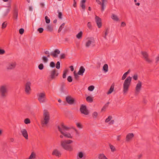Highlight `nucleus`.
I'll use <instances>...</instances> for the list:
<instances>
[{
  "mask_svg": "<svg viewBox=\"0 0 159 159\" xmlns=\"http://www.w3.org/2000/svg\"><path fill=\"white\" fill-rule=\"evenodd\" d=\"M94 40L93 38H90L88 39L85 43V47L86 48H89L94 43Z\"/></svg>",
  "mask_w": 159,
  "mask_h": 159,
  "instance_id": "2eb2a0df",
  "label": "nucleus"
},
{
  "mask_svg": "<svg viewBox=\"0 0 159 159\" xmlns=\"http://www.w3.org/2000/svg\"><path fill=\"white\" fill-rule=\"evenodd\" d=\"M94 89V87L93 85H91L89 86L88 88V90L90 91H93Z\"/></svg>",
  "mask_w": 159,
  "mask_h": 159,
  "instance_id": "a19ab883",
  "label": "nucleus"
},
{
  "mask_svg": "<svg viewBox=\"0 0 159 159\" xmlns=\"http://www.w3.org/2000/svg\"><path fill=\"white\" fill-rule=\"evenodd\" d=\"M57 12L58 13V18L60 19H62V13L61 12H59L58 10Z\"/></svg>",
  "mask_w": 159,
  "mask_h": 159,
  "instance_id": "09e8293b",
  "label": "nucleus"
},
{
  "mask_svg": "<svg viewBox=\"0 0 159 159\" xmlns=\"http://www.w3.org/2000/svg\"><path fill=\"white\" fill-rule=\"evenodd\" d=\"M57 128L61 134L60 135V138L63 139V137L68 139H72L73 136L68 131L71 129V127L65 126L63 123H61L60 125L58 126Z\"/></svg>",
  "mask_w": 159,
  "mask_h": 159,
  "instance_id": "f257e3e1",
  "label": "nucleus"
},
{
  "mask_svg": "<svg viewBox=\"0 0 159 159\" xmlns=\"http://www.w3.org/2000/svg\"><path fill=\"white\" fill-rule=\"evenodd\" d=\"M58 75V71L56 69H54L50 71L49 77L51 80H52L55 79Z\"/></svg>",
  "mask_w": 159,
  "mask_h": 159,
  "instance_id": "1a4fd4ad",
  "label": "nucleus"
},
{
  "mask_svg": "<svg viewBox=\"0 0 159 159\" xmlns=\"http://www.w3.org/2000/svg\"><path fill=\"white\" fill-rule=\"evenodd\" d=\"M36 158V153L34 152H32L29 158H26L25 159H35Z\"/></svg>",
  "mask_w": 159,
  "mask_h": 159,
  "instance_id": "a878e982",
  "label": "nucleus"
},
{
  "mask_svg": "<svg viewBox=\"0 0 159 159\" xmlns=\"http://www.w3.org/2000/svg\"><path fill=\"white\" fill-rule=\"evenodd\" d=\"M16 65L15 62H11L8 63L6 66V69L7 70H11L14 69Z\"/></svg>",
  "mask_w": 159,
  "mask_h": 159,
  "instance_id": "9b49d317",
  "label": "nucleus"
},
{
  "mask_svg": "<svg viewBox=\"0 0 159 159\" xmlns=\"http://www.w3.org/2000/svg\"><path fill=\"white\" fill-rule=\"evenodd\" d=\"M130 70H128L127 71L125 72L122 76V78H121V80H124L127 77V75L130 73Z\"/></svg>",
  "mask_w": 159,
  "mask_h": 159,
  "instance_id": "c756f323",
  "label": "nucleus"
},
{
  "mask_svg": "<svg viewBox=\"0 0 159 159\" xmlns=\"http://www.w3.org/2000/svg\"><path fill=\"white\" fill-rule=\"evenodd\" d=\"M68 72V70H64L63 72V74L62 75V77L64 79L66 78V74Z\"/></svg>",
  "mask_w": 159,
  "mask_h": 159,
  "instance_id": "79ce46f5",
  "label": "nucleus"
},
{
  "mask_svg": "<svg viewBox=\"0 0 159 159\" xmlns=\"http://www.w3.org/2000/svg\"><path fill=\"white\" fill-rule=\"evenodd\" d=\"M20 133L21 135H22L26 140L28 139V134L27 130L26 129H21L20 130Z\"/></svg>",
  "mask_w": 159,
  "mask_h": 159,
  "instance_id": "f8f14e48",
  "label": "nucleus"
},
{
  "mask_svg": "<svg viewBox=\"0 0 159 159\" xmlns=\"http://www.w3.org/2000/svg\"><path fill=\"white\" fill-rule=\"evenodd\" d=\"M8 7H9V8L6 9L5 11L3 13L2 16L3 17H4L5 16H6L7 15V14L11 10V7L10 3L8 4Z\"/></svg>",
  "mask_w": 159,
  "mask_h": 159,
  "instance_id": "412c9836",
  "label": "nucleus"
},
{
  "mask_svg": "<svg viewBox=\"0 0 159 159\" xmlns=\"http://www.w3.org/2000/svg\"><path fill=\"white\" fill-rule=\"evenodd\" d=\"M131 80L132 77L130 76H128L125 80L123 84V91L124 94L127 93Z\"/></svg>",
  "mask_w": 159,
  "mask_h": 159,
  "instance_id": "39448f33",
  "label": "nucleus"
},
{
  "mask_svg": "<svg viewBox=\"0 0 159 159\" xmlns=\"http://www.w3.org/2000/svg\"><path fill=\"white\" fill-rule=\"evenodd\" d=\"M85 71V69L83 66H81L80 68L79 71L78 72V75H83V73Z\"/></svg>",
  "mask_w": 159,
  "mask_h": 159,
  "instance_id": "4be33fe9",
  "label": "nucleus"
},
{
  "mask_svg": "<svg viewBox=\"0 0 159 159\" xmlns=\"http://www.w3.org/2000/svg\"><path fill=\"white\" fill-rule=\"evenodd\" d=\"M65 86V84L64 83H62L61 85V88H60V91L61 93H63L64 92V87Z\"/></svg>",
  "mask_w": 159,
  "mask_h": 159,
  "instance_id": "e433bc0d",
  "label": "nucleus"
},
{
  "mask_svg": "<svg viewBox=\"0 0 159 159\" xmlns=\"http://www.w3.org/2000/svg\"><path fill=\"white\" fill-rule=\"evenodd\" d=\"M60 53V51L58 49H56L54 51L52 52L50 55L54 57H57L58 54Z\"/></svg>",
  "mask_w": 159,
  "mask_h": 159,
  "instance_id": "f3484780",
  "label": "nucleus"
},
{
  "mask_svg": "<svg viewBox=\"0 0 159 159\" xmlns=\"http://www.w3.org/2000/svg\"><path fill=\"white\" fill-rule=\"evenodd\" d=\"M77 159H85L86 156L84 152L82 151H79L77 153Z\"/></svg>",
  "mask_w": 159,
  "mask_h": 159,
  "instance_id": "ddd939ff",
  "label": "nucleus"
},
{
  "mask_svg": "<svg viewBox=\"0 0 159 159\" xmlns=\"http://www.w3.org/2000/svg\"><path fill=\"white\" fill-rule=\"evenodd\" d=\"M80 111L81 113L85 115H88L89 113L88 110H80Z\"/></svg>",
  "mask_w": 159,
  "mask_h": 159,
  "instance_id": "2f4dec72",
  "label": "nucleus"
},
{
  "mask_svg": "<svg viewBox=\"0 0 159 159\" xmlns=\"http://www.w3.org/2000/svg\"><path fill=\"white\" fill-rule=\"evenodd\" d=\"M120 138H121V136L120 135H118L117 137V141H120Z\"/></svg>",
  "mask_w": 159,
  "mask_h": 159,
  "instance_id": "774afa93",
  "label": "nucleus"
},
{
  "mask_svg": "<svg viewBox=\"0 0 159 159\" xmlns=\"http://www.w3.org/2000/svg\"><path fill=\"white\" fill-rule=\"evenodd\" d=\"M46 22L47 24H49L50 23V19L47 16H46L45 17Z\"/></svg>",
  "mask_w": 159,
  "mask_h": 159,
  "instance_id": "37998d69",
  "label": "nucleus"
},
{
  "mask_svg": "<svg viewBox=\"0 0 159 159\" xmlns=\"http://www.w3.org/2000/svg\"><path fill=\"white\" fill-rule=\"evenodd\" d=\"M40 70H42L43 69L44 66L43 64H40L38 66Z\"/></svg>",
  "mask_w": 159,
  "mask_h": 159,
  "instance_id": "de8ad7c7",
  "label": "nucleus"
},
{
  "mask_svg": "<svg viewBox=\"0 0 159 159\" xmlns=\"http://www.w3.org/2000/svg\"><path fill=\"white\" fill-rule=\"evenodd\" d=\"M125 25H126V24L124 22H121V26L124 27V26H125Z\"/></svg>",
  "mask_w": 159,
  "mask_h": 159,
  "instance_id": "69168bd1",
  "label": "nucleus"
},
{
  "mask_svg": "<svg viewBox=\"0 0 159 159\" xmlns=\"http://www.w3.org/2000/svg\"><path fill=\"white\" fill-rule=\"evenodd\" d=\"M108 66L107 64L104 65L103 67V70L105 72H106L108 71Z\"/></svg>",
  "mask_w": 159,
  "mask_h": 159,
  "instance_id": "473e14b6",
  "label": "nucleus"
},
{
  "mask_svg": "<svg viewBox=\"0 0 159 159\" xmlns=\"http://www.w3.org/2000/svg\"><path fill=\"white\" fill-rule=\"evenodd\" d=\"M40 5L41 8H43L44 7L45 5L44 2H41L40 3Z\"/></svg>",
  "mask_w": 159,
  "mask_h": 159,
  "instance_id": "e2e57ef3",
  "label": "nucleus"
},
{
  "mask_svg": "<svg viewBox=\"0 0 159 159\" xmlns=\"http://www.w3.org/2000/svg\"><path fill=\"white\" fill-rule=\"evenodd\" d=\"M67 80L68 82H70L72 81V78L71 76H69L67 78Z\"/></svg>",
  "mask_w": 159,
  "mask_h": 159,
  "instance_id": "5fc2aeb1",
  "label": "nucleus"
},
{
  "mask_svg": "<svg viewBox=\"0 0 159 159\" xmlns=\"http://www.w3.org/2000/svg\"><path fill=\"white\" fill-rule=\"evenodd\" d=\"M13 16L14 18L17 20L18 16V10L16 8H15L14 10Z\"/></svg>",
  "mask_w": 159,
  "mask_h": 159,
  "instance_id": "5701e85b",
  "label": "nucleus"
},
{
  "mask_svg": "<svg viewBox=\"0 0 159 159\" xmlns=\"http://www.w3.org/2000/svg\"><path fill=\"white\" fill-rule=\"evenodd\" d=\"M98 159H108L103 153H100L98 155Z\"/></svg>",
  "mask_w": 159,
  "mask_h": 159,
  "instance_id": "393cba45",
  "label": "nucleus"
},
{
  "mask_svg": "<svg viewBox=\"0 0 159 159\" xmlns=\"http://www.w3.org/2000/svg\"><path fill=\"white\" fill-rule=\"evenodd\" d=\"M87 27L90 29H92V26L90 22H88L87 24Z\"/></svg>",
  "mask_w": 159,
  "mask_h": 159,
  "instance_id": "8fccbe9b",
  "label": "nucleus"
},
{
  "mask_svg": "<svg viewBox=\"0 0 159 159\" xmlns=\"http://www.w3.org/2000/svg\"><path fill=\"white\" fill-rule=\"evenodd\" d=\"M109 146L112 152H114L116 150L115 148L113 145L110 144Z\"/></svg>",
  "mask_w": 159,
  "mask_h": 159,
  "instance_id": "58836bf2",
  "label": "nucleus"
},
{
  "mask_svg": "<svg viewBox=\"0 0 159 159\" xmlns=\"http://www.w3.org/2000/svg\"><path fill=\"white\" fill-rule=\"evenodd\" d=\"M95 21L98 28L102 26L101 19L98 16H96L95 17Z\"/></svg>",
  "mask_w": 159,
  "mask_h": 159,
  "instance_id": "dca6fc26",
  "label": "nucleus"
},
{
  "mask_svg": "<svg viewBox=\"0 0 159 159\" xmlns=\"http://www.w3.org/2000/svg\"><path fill=\"white\" fill-rule=\"evenodd\" d=\"M101 5V6H102V8H101L102 11H104V9H105L104 3H102Z\"/></svg>",
  "mask_w": 159,
  "mask_h": 159,
  "instance_id": "bf43d9fd",
  "label": "nucleus"
},
{
  "mask_svg": "<svg viewBox=\"0 0 159 159\" xmlns=\"http://www.w3.org/2000/svg\"><path fill=\"white\" fill-rule=\"evenodd\" d=\"M86 106L85 105H82L80 109H86Z\"/></svg>",
  "mask_w": 159,
  "mask_h": 159,
  "instance_id": "6e6d98bb",
  "label": "nucleus"
},
{
  "mask_svg": "<svg viewBox=\"0 0 159 159\" xmlns=\"http://www.w3.org/2000/svg\"><path fill=\"white\" fill-rule=\"evenodd\" d=\"M38 99L40 103H45L47 102L46 94L44 92L38 93L37 94Z\"/></svg>",
  "mask_w": 159,
  "mask_h": 159,
  "instance_id": "423d86ee",
  "label": "nucleus"
},
{
  "mask_svg": "<svg viewBox=\"0 0 159 159\" xmlns=\"http://www.w3.org/2000/svg\"><path fill=\"white\" fill-rule=\"evenodd\" d=\"M142 82L140 81L139 80L135 88V94L136 95L138 94L140 92L142 88Z\"/></svg>",
  "mask_w": 159,
  "mask_h": 159,
  "instance_id": "9d476101",
  "label": "nucleus"
},
{
  "mask_svg": "<svg viewBox=\"0 0 159 159\" xmlns=\"http://www.w3.org/2000/svg\"><path fill=\"white\" fill-rule=\"evenodd\" d=\"M159 61V54L158 55L156 59V63L158 62V61Z\"/></svg>",
  "mask_w": 159,
  "mask_h": 159,
  "instance_id": "0e129e2a",
  "label": "nucleus"
},
{
  "mask_svg": "<svg viewBox=\"0 0 159 159\" xmlns=\"http://www.w3.org/2000/svg\"><path fill=\"white\" fill-rule=\"evenodd\" d=\"M73 141L70 139L62 140L61 142V145L62 148L66 151L71 152L73 150V147L70 145Z\"/></svg>",
  "mask_w": 159,
  "mask_h": 159,
  "instance_id": "f03ea898",
  "label": "nucleus"
},
{
  "mask_svg": "<svg viewBox=\"0 0 159 159\" xmlns=\"http://www.w3.org/2000/svg\"><path fill=\"white\" fill-rule=\"evenodd\" d=\"M112 117L111 116H109L105 120L106 123H108L109 122V125H113L114 123V120H111Z\"/></svg>",
  "mask_w": 159,
  "mask_h": 159,
  "instance_id": "aec40b11",
  "label": "nucleus"
},
{
  "mask_svg": "<svg viewBox=\"0 0 159 159\" xmlns=\"http://www.w3.org/2000/svg\"><path fill=\"white\" fill-rule=\"evenodd\" d=\"M30 120L29 119H26L24 120V122L25 124H28L30 123Z\"/></svg>",
  "mask_w": 159,
  "mask_h": 159,
  "instance_id": "3c124183",
  "label": "nucleus"
},
{
  "mask_svg": "<svg viewBox=\"0 0 159 159\" xmlns=\"http://www.w3.org/2000/svg\"><path fill=\"white\" fill-rule=\"evenodd\" d=\"M86 99L87 101L90 102H92L93 101L92 98L90 96L87 97L86 98Z\"/></svg>",
  "mask_w": 159,
  "mask_h": 159,
  "instance_id": "72a5a7b5",
  "label": "nucleus"
},
{
  "mask_svg": "<svg viewBox=\"0 0 159 159\" xmlns=\"http://www.w3.org/2000/svg\"><path fill=\"white\" fill-rule=\"evenodd\" d=\"M142 157V154H139L138 155L137 157L138 159L141 158Z\"/></svg>",
  "mask_w": 159,
  "mask_h": 159,
  "instance_id": "338daca9",
  "label": "nucleus"
},
{
  "mask_svg": "<svg viewBox=\"0 0 159 159\" xmlns=\"http://www.w3.org/2000/svg\"><path fill=\"white\" fill-rule=\"evenodd\" d=\"M133 79L135 80H136L138 79V76L137 74H135L133 76Z\"/></svg>",
  "mask_w": 159,
  "mask_h": 159,
  "instance_id": "603ef678",
  "label": "nucleus"
},
{
  "mask_svg": "<svg viewBox=\"0 0 159 159\" xmlns=\"http://www.w3.org/2000/svg\"><path fill=\"white\" fill-rule=\"evenodd\" d=\"M86 2V0H82L80 3V6L84 10L85 9V3Z\"/></svg>",
  "mask_w": 159,
  "mask_h": 159,
  "instance_id": "cd10ccee",
  "label": "nucleus"
},
{
  "mask_svg": "<svg viewBox=\"0 0 159 159\" xmlns=\"http://www.w3.org/2000/svg\"><path fill=\"white\" fill-rule=\"evenodd\" d=\"M50 66L52 68H54L55 66V63L53 61H51L50 63Z\"/></svg>",
  "mask_w": 159,
  "mask_h": 159,
  "instance_id": "49530a36",
  "label": "nucleus"
},
{
  "mask_svg": "<svg viewBox=\"0 0 159 159\" xmlns=\"http://www.w3.org/2000/svg\"><path fill=\"white\" fill-rule=\"evenodd\" d=\"M24 32V30L23 28H21L19 30V33L21 34H23Z\"/></svg>",
  "mask_w": 159,
  "mask_h": 159,
  "instance_id": "4d7b16f0",
  "label": "nucleus"
},
{
  "mask_svg": "<svg viewBox=\"0 0 159 159\" xmlns=\"http://www.w3.org/2000/svg\"><path fill=\"white\" fill-rule=\"evenodd\" d=\"M42 60L44 63H46L48 61L47 57L46 56H43L42 58Z\"/></svg>",
  "mask_w": 159,
  "mask_h": 159,
  "instance_id": "f704fd0d",
  "label": "nucleus"
},
{
  "mask_svg": "<svg viewBox=\"0 0 159 159\" xmlns=\"http://www.w3.org/2000/svg\"><path fill=\"white\" fill-rule=\"evenodd\" d=\"M8 86L7 84L0 85V97L2 99L5 98L8 96Z\"/></svg>",
  "mask_w": 159,
  "mask_h": 159,
  "instance_id": "7ed1b4c3",
  "label": "nucleus"
},
{
  "mask_svg": "<svg viewBox=\"0 0 159 159\" xmlns=\"http://www.w3.org/2000/svg\"><path fill=\"white\" fill-rule=\"evenodd\" d=\"M76 125L77 127L79 128L82 129L83 128L82 125H81V124L80 123H76Z\"/></svg>",
  "mask_w": 159,
  "mask_h": 159,
  "instance_id": "c03bdc74",
  "label": "nucleus"
},
{
  "mask_svg": "<svg viewBox=\"0 0 159 159\" xmlns=\"http://www.w3.org/2000/svg\"><path fill=\"white\" fill-rule=\"evenodd\" d=\"M60 67V63L59 61H57L56 65V68L57 69H59Z\"/></svg>",
  "mask_w": 159,
  "mask_h": 159,
  "instance_id": "a18cd8bd",
  "label": "nucleus"
},
{
  "mask_svg": "<svg viewBox=\"0 0 159 159\" xmlns=\"http://www.w3.org/2000/svg\"><path fill=\"white\" fill-rule=\"evenodd\" d=\"M134 136V135L133 133L128 134L126 136L125 140L127 142L130 141Z\"/></svg>",
  "mask_w": 159,
  "mask_h": 159,
  "instance_id": "a211bd4d",
  "label": "nucleus"
},
{
  "mask_svg": "<svg viewBox=\"0 0 159 159\" xmlns=\"http://www.w3.org/2000/svg\"><path fill=\"white\" fill-rule=\"evenodd\" d=\"M46 29L47 31L49 32H52L53 30V27L50 25H47Z\"/></svg>",
  "mask_w": 159,
  "mask_h": 159,
  "instance_id": "b1692460",
  "label": "nucleus"
},
{
  "mask_svg": "<svg viewBox=\"0 0 159 159\" xmlns=\"http://www.w3.org/2000/svg\"><path fill=\"white\" fill-rule=\"evenodd\" d=\"M83 36V32L82 31L80 32L76 35V37L78 39H80L82 38Z\"/></svg>",
  "mask_w": 159,
  "mask_h": 159,
  "instance_id": "7c9ffc66",
  "label": "nucleus"
},
{
  "mask_svg": "<svg viewBox=\"0 0 159 159\" xmlns=\"http://www.w3.org/2000/svg\"><path fill=\"white\" fill-rule=\"evenodd\" d=\"M109 31L108 29H107L105 32V35L104 36H103L104 38L105 39H107L106 36L108 34V33Z\"/></svg>",
  "mask_w": 159,
  "mask_h": 159,
  "instance_id": "864d4df0",
  "label": "nucleus"
},
{
  "mask_svg": "<svg viewBox=\"0 0 159 159\" xmlns=\"http://www.w3.org/2000/svg\"><path fill=\"white\" fill-rule=\"evenodd\" d=\"M65 25V23H63L61 25V26H60V27L59 28V29L58 30V33H60L61 31V30H62V29L63 28L64 26Z\"/></svg>",
  "mask_w": 159,
  "mask_h": 159,
  "instance_id": "c9c22d12",
  "label": "nucleus"
},
{
  "mask_svg": "<svg viewBox=\"0 0 159 159\" xmlns=\"http://www.w3.org/2000/svg\"><path fill=\"white\" fill-rule=\"evenodd\" d=\"M141 53L143 58L147 62L151 63L152 62L153 60L149 57L148 54L147 52L142 51Z\"/></svg>",
  "mask_w": 159,
  "mask_h": 159,
  "instance_id": "0eeeda50",
  "label": "nucleus"
},
{
  "mask_svg": "<svg viewBox=\"0 0 159 159\" xmlns=\"http://www.w3.org/2000/svg\"><path fill=\"white\" fill-rule=\"evenodd\" d=\"M50 114L47 110H44L42 118L41 120V124L42 126H46L50 120Z\"/></svg>",
  "mask_w": 159,
  "mask_h": 159,
  "instance_id": "20e7f679",
  "label": "nucleus"
},
{
  "mask_svg": "<svg viewBox=\"0 0 159 159\" xmlns=\"http://www.w3.org/2000/svg\"><path fill=\"white\" fill-rule=\"evenodd\" d=\"M61 152L57 149H53L52 152V155L57 157H61Z\"/></svg>",
  "mask_w": 159,
  "mask_h": 159,
  "instance_id": "4468645a",
  "label": "nucleus"
},
{
  "mask_svg": "<svg viewBox=\"0 0 159 159\" xmlns=\"http://www.w3.org/2000/svg\"><path fill=\"white\" fill-rule=\"evenodd\" d=\"M111 19L117 21L119 20V19L117 15L112 14L111 16Z\"/></svg>",
  "mask_w": 159,
  "mask_h": 159,
  "instance_id": "c85d7f7f",
  "label": "nucleus"
},
{
  "mask_svg": "<svg viewBox=\"0 0 159 159\" xmlns=\"http://www.w3.org/2000/svg\"><path fill=\"white\" fill-rule=\"evenodd\" d=\"M5 53V51L4 50L2 49H0V54L2 55L4 54Z\"/></svg>",
  "mask_w": 159,
  "mask_h": 159,
  "instance_id": "680f3d73",
  "label": "nucleus"
},
{
  "mask_svg": "<svg viewBox=\"0 0 159 159\" xmlns=\"http://www.w3.org/2000/svg\"><path fill=\"white\" fill-rule=\"evenodd\" d=\"M43 31V29L42 28H39L38 29V31L39 33H42Z\"/></svg>",
  "mask_w": 159,
  "mask_h": 159,
  "instance_id": "13d9d810",
  "label": "nucleus"
},
{
  "mask_svg": "<svg viewBox=\"0 0 159 159\" xmlns=\"http://www.w3.org/2000/svg\"><path fill=\"white\" fill-rule=\"evenodd\" d=\"M66 55L64 53H61L60 55V58L61 59H64L65 58Z\"/></svg>",
  "mask_w": 159,
  "mask_h": 159,
  "instance_id": "ea45409f",
  "label": "nucleus"
},
{
  "mask_svg": "<svg viewBox=\"0 0 159 159\" xmlns=\"http://www.w3.org/2000/svg\"><path fill=\"white\" fill-rule=\"evenodd\" d=\"M98 113L96 112H95L93 113V117L96 118L98 116Z\"/></svg>",
  "mask_w": 159,
  "mask_h": 159,
  "instance_id": "052dcab7",
  "label": "nucleus"
},
{
  "mask_svg": "<svg viewBox=\"0 0 159 159\" xmlns=\"http://www.w3.org/2000/svg\"><path fill=\"white\" fill-rule=\"evenodd\" d=\"M67 102L70 104H72L74 102V100L70 96H67L66 98Z\"/></svg>",
  "mask_w": 159,
  "mask_h": 159,
  "instance_id": "6ab92c4d",
  "label": "nucleus"
},
{
  "mask_svg": "<svg viewBox=\"0 0 159 159\" xmlns=\"http://www.w3.org/2000/svg\"><path fill=\"white\" fill-rule=\"evenodd\" d=\"M114 84H112L111 86L108 91L107 92V94H109L111 93L114 90Z\"/></svg>",
  "mask_w": 159,
  "mask_h": 159,
  "instance_id": "bb28decb",
  "label": "nucleus"
},
{
  "mask_svg": "<svg viewBox=\"0 0 159 159\" xmlns=\"http://www.w3.org/2000/svg\"><path fill=\"white\" fill-rule=\"evenodd\" d=\"M7 23L6 21H5L3 23L2 25V29H3L5 28L7 26Z\"/></svg>",
  "mask_w": 159,
  "mask_h": 159,
  "instance_id": "4c0bfd02",
  "label": "nucleus"
},
{
  "mask_svg": "<svg viewBox=\"0 0 159 159\" xmlns=\"http://www.w3.org/2000/svg\"><path fill=\"white\" fill-rule=\"evenodd\" d=\"M31 83L30 81L27 82L25 84V91L27 94H29L31 91Z\"/></svg>",
  "mask_w": 159,
  "mask_h": 159,
  "instance_id": "6e6552de",
  "label": "nucleus"
}]
</instances>
